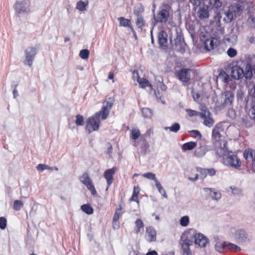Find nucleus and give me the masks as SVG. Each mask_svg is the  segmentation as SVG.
Instances as JSON below:
<instances>
[{
  "label": "nucleus",
  "instance_id": "1",
  "mask_svg": "<svg viewBox=\"0 0 255 255\" xmlns=\"http://www.w3.org/2000/svg\"><path fill=\"white\" fill-rule=\"evenodd\" d=\"M114 99L109 98L103 103V107L101 111L89 118L87 121L86 130L88 133L97 130L100 127V119L104 120L109 115L110 111L114 104Z\"/></svg>",
  "mask_w": 255,
  "mask_h": 255
},
{
  "label": "nucleus",
  "instance_id": "2",
  "mask_svg": "<svg viewBox=\"0 0 255 255\" xmlns=\"http://www.w3.org/2000/svg\"><path fill=\"white\" fill-rule=\"evenodd\" d=\"M243 2L240 0H232L227 10L220 11L215 16V20L219 23L222 18L225 23H230L232 21L240 16L243 11Z\"/></svg>",
  "mask_w": 255,
  "mask_h": 255
},
{
  "label": "nucleus",
  "instance_id": "3",
  "mask_svg": "<svg viewBox=\"0 0 255 255\" xmlns=\"http://www.w3.org/2000/svg\"><path fill=\"white\" fill-rule=\"evenodd\" d=\"M227 144V141H222L220 143V149L224 156L225 164L235 169H240L242 165L241 161L236 155L230 154L231 151L228 150Z\"/></svg>",
  "mask_w": 255,
  "mask_h": 255
},
{
  "label": "nucleus",
  "instance_id": "4",
  "mask_svg": "<svg viewBox=\"0 0 255 255\" xmlns=\"http://www.w3.org/2000/svg\"><path fill=\"white\" fill-rule=\"evenodd\" d=\"M231 75L236 80L240 79L244 77L247 79H251L252 77V67L250 63H247L244 70L239 65H234L231 68Z\"/></svg>",
  "mask_w": 255,
  "mask_h": 255
},
{
  "label": "nucleus",
  "instance_id": "5",
  "mask_svg": "<svg viewBox=\"0 0 255 255\" xmlns=\"http://www.w3.org/2000/svg\"><path fill=\"white\" fill-rule=\"evenodd\" d=\"M193 231H187L184 232L181 236L180 245L182 249V255H192L191 251L189 248L193 245V234H191Z\"/></svg>",
  "mask_w": 255,
  "mask_h": 255
},
{
  "label": "nucleus",
  "instance_id": "6",
  "mask_svg": "<svg viewBox=\"0 0 255 255\" xmlns=\"http://www.w3.org/2000/svg\"><path fill=\"white\" fill-rule=\"evenodd\" d=\"M170 9L171 7L168 4L163 3L157 15L154 16L155 21L160 23L166 22L169 17Z\"/></svg>",
  "mask_w": 255,
  "mask_h": 255
},
{
  "label": "nucleus",
  "instance_id": "7",
  "mask_svg": "<svg viewBox=\"0 0 255 255\" xmlns=\"http://www.w3.org/2000/svg\"><path fill=\"white\" fill-rule=\"evenodd\" d=\"M37 53L36 49L33 47H27L24 51L25 58L23 61L25 65L31 66Z\"/></svg>",
  "mask_w": 255,
  "mask_h": 255
},
{
  "label": "nucleus",
  "instance_id": "8",
  "mask_svg": "<svg viewBox=\"0 0 255 255\" xmlns=\"http://www.w3.org/2000/svg\"><path fill=\"white\" fill-rule=\"evenodd\" d=\"M222 130V126L220 124H218L214 127L212 131V136L215 140L214 143L217 147L220 148V143L222 141H226L222 138V136L220 132Z\"/></svg>",
  "mask_w": 255,
  "mask_h": 255
},
{
  "label": "nucleus",
  "instance_id": "9",
  "mask_svg": "<svg viewBox=\"0 0 255 255\" xmlns=\"http://www.w3.org/2000/svg\"><path fill=\"white\" fill-rule=\"evenodd\" d=\"M209 6L205 4L201 5L197 8L196 14L197 17L201 20L207 19L209 16Z\"/></svg>",
  "mask_w": 255,
  "mask_h": 255
},
{
  "label": "nucleus",
  "instance_id": "10",
  "mask_svg": "<svg viewBox=\"0 0 255 255\" xmlns=\"http://www.w3.org/2000/svg\"><path fill=\"white\" fill-rule=\"evenodd\" d=\"M198 115L204 120V125L208 127H211L214 123L212 118V114L209 111H204L202 113H199Z\"/></svg>",
  "mask_w": 255,
  "mask_h": 255
},
{
  "label": "nucleus",
  "instance_id": "11",
  "mask_svg": "<svg viewBox=\"0 0 255 255\" xmlns=\"http://www.w3.org/2000/svg\"><path fill=\"white\" fill-rule=\"evenodd\" d=\"M30 3L28 1L17 2L15 4V9L19 13H28L30 12Z\"/></svg>",
  "mask_w": 255,
  "mask_h": 255
},
{
  "label": "nucleus",
  "instance_id": "12",
  "mask_svg": "<svg viewBox=\"0 0 255 255\" xmlns=\"http://www.w3.org/2000/svg\"><path fill=\"white\" fill-rule=\"evenodd\" d=\"M189 231H193L191 232V234H194L193 239L195 238V243L198 245L200 247H205L206 244L208 243V240L203 234L199 233L197 235H195L194 231L193 230H190Z\"/></svg>",
  "mask_w": 255,
  "mask_h": 255
},
{
  "label": "nucleus",
  "instance_id": "13",
  "mask_svg": "<svg viewBox=\"0 0 255 255\" xmlns=\"http://www.w3.org/2000/svg\"><path fill=\"white\" fill-rule=\"evenodd\" d=\"M190 69L182 68L177 73V77L183 83L188 82L191 78Z\"/></svg>",
  "mask_w": 255,
  "mask_h": 255
},
{
  "label": "nucleus",
  "instance_id": "14",
  "mask_svg": "<svg viewBox=\"0 0 255 255\" xmlns=\"http://www.w3.org/2000/svg\"><path fill=\"white\" fill-rule=\"evenodd\" d=\"M246 108L249 109V116L255 122V98L251 102L248 100L246 104Z\"/></svg>",
  "mask_w": 255,
  "mask_h": 255
},
{
  "label": "nucleus",
  "instance_id": "15",
  "mask_svg": "<svg viewBox=\"0 0 255 255\" xmlns=\"http://www.w3.org/2000/svg\"><path fill=\"white\" fill-rule=\"evenodd\" d=\"M116 170V167H113L111 169H109L105 171L104 176L107 182V188L108 189L113 181V175L115 174Z\"/></svg>",
  "mask_w": 255,
  "mask_h": 255
},
{
  "label": "nucleus",
  "instance_id": "16",
  "mask_svg": "<svg viewBox=\"0 0 255 255\" xmlns=\"http://www.w3.org/2000/svg\"><path fill=\"white\" fill-rule=\"evenodd\" d=\"M235 239L238 243H243L246 242L248 239L247 232L243 229L237 230L236 232Z\"/></svg>",
  "mask_w": 255,
  "mask_h": 255
},
{
  "label": "nucleus",
  "instance_id": "17",
  "mask_svg": "<svg viewBox=\"0 0 255 255\" xmlns=\"http://www.w3.org/2000/svg\"><path fill=\"white\" fill-rule=\"evenodd\" d=\"M243 156L247 162H254L255 161V150L248 148L244 150Z\"/></svg>",
  "mask_w": 255,
  "mask_h": 255
},
{
  "label": "nucleus",
  "instance_id": "18",
  "mask_svg": "<svg viewBox=\"0 0 255 255\" xmlns=\"http://www.w3.org/2000/svg\"><path fill=\"white\" fill-rule=\"evenodd\" d=\"M147 240L149 242H154L156 239V232L151 226L146 228V230Z\"/></svg>",
  "mask_w": 255,
  "mask_h": 255
},
{
  "label": "nucleus",
  "instance_id": "19",
  "mask_svg": "<svg viewBox=\"0 0 255 255\" xmlns=\"http://www.w3.org/2000/svg\"><path fill=\"white\" fill-rule=\"evenodd\" d=\"M158 43L160 46L166 47L168 46L167 34L163 30L160 31L158 35Z\"/></svg>",
  "mask_w": 255,
  "mask_h": 255
},
{
  "label": "nucleus",
  "instance_id": "20",
  "mask_svg": "<svg viewBox=\"0 0 255 255\" xmlns=\"http://www.w3.org/2000/svg\"><path fill=\"white\" fill-rule=\"evenodd\" d=\"M210 150L209 146L203 145L197 148L194 151V155L197 157L201 158L203 157L206 152Z\"/></svg>",
  "mask_w": 255,
  "mask_h": 255
},
{
  "label": "nucleus",
  "instance_id": "21",
  "mask_svg": "<svg viewBox=\"0 0 255 255\" xmlns=\"http://www.w3.org/2000/svg\"><path fill=\"white\" fill-rule=\"evenodd\" d=\"M181 39V36H176V39H174L175 44L176 45L175 48L178 51L181 53H183L185 51V44L184 43V42H182Z\"/></svg>",
  "mask_w": 255,
  "mask_h": 255
},
{
  "label": "nucleus",
  "instance_id": "22",
  "mask_svg": "<svg viewBox=\"0 0 255 255\" xmlns=\"http://www.w3.org/2000/svg\"><path fill=\"white\" fill-rule=\"evenodd\" d=\"M118 20L120 22V24L121 26L126 27L128 26L131 29L132 32L133 33L134 36L136 38V33L133 28V27L130 25V21L129 19H126L124 17H121L118 18Z\"/></svg>",
  "mask_w": 255,
  "mask_h": 255
},
{
  "label": "nucleus",
  "instance_id": "23",
  "mask_svg": "<svg viewBox=\"0 0 255 255\" xmlns=\"http://www.w3.org/2000/svg\"><path fill=\"white\" fill-rule=\"evenodd\" d=\"M218 40L215 38H211L207 39L205 41V48L210 51L214 48V46L217 45Z\"/></svg>",
  "mask_w": 255,
  "mask_h": 255
},
{
  "label": "nucleus",
  "instance_id": "24",
  "mask_svg": "<svg viewBox=\"0 0 255 255\" xmlns=\"http://www.w3.org/2000/svg\"><path fill=\"white\" fill-rule=\"evenodd\" d=\"M224 105L226 106L231 105L234 100V95L233 92L231 91H226L224 93Z\"/></svg>",
  "mask_w": 255,
  "mask_h": 255
},
{
  "label": "nucleus",
  "instance_id": "25",
  "mask_svg": "<svg viewBox=\"0 0 255 255\" xmlns=\"http://www.w3.org/2000/svg\"><path fill=\"white\" fill-rule=\"evenodd\" d=\"M135 73L136 74L138 77L137 79V82L141 88H145L147 86H150V84L147 80L144 78H140L138 76V73L137 71H134L133 74H134Z\"/></svg>",
  "mask_w": 255,
  "mask_h": 255
},
{
  "label": "nucleus",
  "instance_id": "26",
  "mask_svg": "<svg viewBox=\"0 0 255 255\" xmlns=\"http://www.w3.org/2000/svg\"><path fill=\"white\" fill-rule=\"evenodd\" d=\"M134 13L136 15L137 18L136 21V26L138 28L142 29V27L144 25V20L143 17L139 14V12L137 10H134Z\"/></svg>",
  "mask_w": 255,
  "mask_h": 255
},
{
  "label": "nucleus",
  "instance_id": "27",
  "mask_svg": "<svg viewBox=\"0 0 255 255\" xmlns=\"http://www.w3.org/2000/svg\"><path fill=\"white\" fill-rule=\"evenodd\" d=\"M196 146V143L193 141H190L184 143L182 145V149L184 151L190 150L194 149Z\"/></svg>",
  "mask_w": 255,
  "mask_h": 255
},
{
  "label": "nucleus",
  "instance_id": "28",
  "mask_svg": "<svg viewBox=\"0 0 255 255\" xmlns=\"http://www.w3.org/2000/svg\"><path fill=\"white\" fill-rule=\"evenodd\" d=\"M156 187L157 188L159 193L161 194L164 198H167V195L166 194V191L164 188L161 185L160 182L158 180L156 182H155Z\"/></svg>",
  "mask_w": 255,
  "mask_h": 255
},
{
  "label": "nucleus",
  "instance_id": "29",
  "mask_svg": "<svg viewBox=\"0 0 255 255\" xmlns=\"http://www.w3.org/2000/svg\"><path fill=\"white\" fill-rule=\"evenodd\" d=\"M228 243L219 242L215 244V249L219 252H222L227 248Z\"/></svg>",
  "mask_w": 255,
  "mask_h": 255
},
{
  "label": "nucleus",
  "instance_id": "30",
  "mask_svg": "<svg viewBox=\"0 0 255 255\" xmlns=\"http://www.w3.org/2000/svg\"><path fill=\"white\" fill-rule=\"evenodd\" d=\"M248 21L251 27H255V5L253 7Z\"/></svg>",
  "mask_w": 255,
  "mask_h": 255
},
{
  "label": "nucleus",
  "instance_id": "31",
  "mask_svg": "<svg viewBox=\"0 0 255 255\" xmlns=\"http://www.w3.org/2000/svg\"><path fill=\"white\" fill-rule=\"evenodd\" d=\"M80 181L84 185L90 183L92 181L91 179L89 176V174L87 172H85L80 177Z\"/></svg>",
  "mask_w": 255,
  "mask_h": 255
},
{
  "label": "nucleus",
  "instance_id": "32",
  "mask_svg": "<svg viewBox=\"0 0 255 255\" xmlns=\"http://www.w3.org/2000/svg\"><path fill=\"white\" fill-rule=\"evenodd\" d=\"M209 3L212 8H218L222 6L221 0H209Z\"/></svg>",
  "mask_w": 255,
  "mask_h": 255
},
{
  "label": "nucleus",
  "instance_id": "33",
  "mask_svg": "<svg viewBox=\"0 0 255 255\" xmlns=\"http://www.w3.org/2000/svg\"><path fill=\"white\" fill-rule=\"evenodd\" d=\"M81 210L85 213L90 215L93 213V209L89 204H84L81 206Z\"/></svg>",
  "mask_w": 255,
  "mask_h": 255
},
{
  "label": "nucleus",
  "instance_id": "34",
  "mask_svg": "<svg viewBox=\"0 0 255 255\" xmlns=\"http://www.w3.org/2000/svg\"><path fill=\"white\" fill-rule=\"evenodd\" d=\"M140 135V133L139 130L137 128H133L131 130L130 136L131 137L134 139L136 140L137 139Z\"/></svg>",
  "mask_w": 255,
  "mask_h": 255
},
{
  "label": "nucleus",
  "instance_id": "35",
  "mask_svg": "<svg viewBox=\"0 0 255 255\" xmlns=\"http://www.w3.org/2000/svg\"><path fill=\"white\" fill-rule=\"evenodd\" d=\"M88 4V1H87L86 2L82 1H79L77 3V6L76 8L78 10L80 11H84L86 9L87 5Z\"/></svg>",
  "mask_w": 255,
  "mask_h": 255
},
{
  "label": "nucleus",
  "instance_id": "36",
  "mask_svg": "<svg viewBox=\"0 0 255 255\" xmlns=\"http://www.w3.org/2000/svg\"><path fill=\"white\" fill-rule=\"evenodd\" d=\"M210 197L214 200L218 201L221 198V193L214 189Z\"/></svg>",
  "mask_w": 255,
  "mask_h": 255
},
{
  "label": "nucleus",
  "instance_id": "37",
  "mask_svg": "<svg viewBox=\"0 0 255 255\" xmlns=\"http://www.w3.org/2000/svg\"><path fill=\"white\" fill-rule=\"evenodd\" d=\"M142 175L145 178L153 180L154 182H156L157 181H158L156 177L155 174L152 172L145 173Z\"/></svg>",
  "mask_w": 255,
  "mask_h": 255
},
{
  "label": "nucleus",
  "instance_id": "38",
  "mask_svg": "<svg viewBox=\"0 0 255 255\" xmlns=\"http://www.w3.org/2000/svg\"><path fill=\"white\" fill-rule=\"evenodd\" d=\"M229 189L231 190L232 193L234 195H240L242 193V190L239 187L232 186L229 187Z\"/></svg>",
  "mask_w": 255,
  "mask_h": 255
},
{
  "label": "nucleus",
  "instance_id": "39",
  "mask_svg": "<svg viewBox=\"0 0 255 255\" xmlns=\"http://www.w3.org/2000/svg\"><path fill=\"white\" fill-rule=\"evenodd\" d=\"M180 126L179 124L177 123H175L174 125H173L171 127H165L164 129L165 130H167L169 129L170 131L176 132H177L179 129H180Z\"/></svg>",
  "mask_w": 255,
  "mask_h": 255
},
{
  "label": "nucleus",
  "instance_id": "40",
  "mask_svg": "<svg viewBox=\"0 0 255 255\" xmlns=\"http://www.w3.org/2000/svg\"><path fill=\"white\" fill-rule=\"evenodd\" d=\"M23 206V203L21 201L17 200L14 201L13 208L15 211H19Z\"/></svg>",
  "mask_w": 255,
  "mask_h": 255
},
{
  "label": "nucleus",
  "instance_id": "41",
  "mask_svg": "<svg viewBox=\"0 0 255 255\" xmlns=\"http://www.w3.org/2000/svg\"><path fill=\"white\" fill-rule=\"evenodd\" d=\"M89 51L85 49L80 51L79 56L83 59H87L89 57Z\"/></svg>",
  "mask_w": 255,
  "mask_h": 255
},
{
  "label": "nucleus",
  "instance_id": "42",
  "mask_svg": "<svg viewBox=\"0 0 255 255\" xmlns=\"http://www.w3.org/2000/svg\"><path fill=\"white\" fill-rule=\"evenodd\" d=\"M142 114L145 118H149L152 116V112L150 109L143 108L142 109Z\"/></svg>",
  "mask_w": 255,
  "mask_h": 255
},
{
  "label": "nucleus",
  "instance_id": "43",
  "mask_svg": "<svg viewBox=\"0 0 255 255\" xmlns=\"http://www.w3.org/2000/svg\"><path fill=\"white\" fill-rule=\"evenodd\" d=\"M196 169L197 171L200 173L201 178L203 179L206 177L207 175V169L197 167Z\"/></svg>",
  "mask_w": 255,
  "mask_h": 255
},
{
  "label": "nucleus",
  "instance_id": "44",
  "mask_svg": "<svg viewBox=\"0 0 255 255\" xmlns=\"http://www.w3.org/2000/svg\"><path fill=\"white\" fill-rule=\"evenodd\" d=\"M193 6V9L196 10L201 3L203 0H188Z\"/></svg>",
  "mask_w": 255,
  "mask_h": 255
},
{
  "label": "nucleus",
  "instance_id": "45",
  "mask_svg": "<svg viewBox=\"0 0 255 255\" xmlns=\"http://www.w3.org/2000/svg\"><path fill=\"white\" fill-rule=\"evenodd\" d=\"M85 185H86L87 188L91 191L92 195H94L96 194L97 191L94 185H93L92 181H91L90 183L85 184Z\"/></svg>",
  "mask_w": 255,
  "mask_h": 255
},
{
  "label": "nucleus",
  "instance_id": "46",
  "mask_svg": "<svg viewBox=\"0 0 255 255\" xmlns=\"http://www.w3.org/2000/svg\"><path fill=\"white\" fill-rule=\"evenodd\" d=\"M85 185H86L87 188L91 191L92 195H94L96 194L97 191L94 185H93L92 181H91L90 183L85 184Z\"/></svg>",
  "mask_w": 255,
  "mask_h": 255
},
{
  "label": "nucleus",
  "instance_id": "47",
  "mask_svg": "<svg viewBox=\"0 0 255 255\" xmlns=\"http://www.w3.org/2000/svg\"><path fill=\"white\" fill-rule=\"evenodd\" d=\"M227 248L234 250L235 251H238L241 250L240 247L239 246L230 243H228L227 244Z\"/></svg>",
  "mask_w": 255,
  "mask_h": 255
},
{
  "label": "nucleus",
  "instance_id": "48",
  "mask_svg": "<svg viewBox=\"0 0 255 255\" xmlns=\"http://www.w3.org/2000/svg\"><path fill=\"white\" fill-rule=\"evenodd\" d=\"M75 123L78 126H83L84 125V118L83 116L80 115H77Z\"/></svg>",
  "mask_w": 255,
  "mask_h": 255
},
{
  "label": "nucleus",
  "instance_id": "49",
  "mask_svg": "<svg viewBox=\"0 0 255 255\" xmlns=\"http://www.w3.org/2000/svg\"><path fill=\"white\" fill-rule=\"evenodd\" d=\"M227 54L230 57H234L237 54V50L233 48H230L227 50Z\"/></svg>",
  "mask_w": 255,
  "mask_h": 255
},
{
  "label": "nucleus",
  "instance_id": "50",
  "mask_svg": "<svg viewBox=\"0 0 255 255\" xmlns=\"http://www.w3.org/2000/svg\"><path fill=\"white\" fill-rule=\"evenodd\" d=\"M36 169L38 171H43L45 169H50V167L49 166H48L47 165H45V164H39L36 166Z\"/></svg>",
  "mask_w": 255,
  "mask_h": 255
},
{
  "label": "nucleus",
  "instance_id": "51",
  "mask_svg": "<svg viewBox=\"0 0 255 255\" xmlns=\"http://www.w3.org/2000/svg\"><path fill=\"white\" fill-rule=\"evenodd\" d=\"M191 133L193 134V136L197 138L198 139H201L202 135L200 132L197 130H192L190 131Z\"/></svg>",
  "mask_w": 255,
  "mask_h": 255
},
{
  "label": "nucleus",
  "instance_id": "52",
  "mask_svg": "<svg viewBox=\"0 0 255 255\" xmlns=\"http://www.w3.org/2000/svg\"><path fill=\"white\" fill-rule=\"evenodd\" d=\"M121 208H120L119 209H117L115 212V214L114 215V217L113 218V222H117L118 221L119 219V216L120 214V210Z\"/></svg>",
  "mask_w": 255,
  "mask_h": 255
},
{
  "label": "nucleus",
  "instance_id": "53",
  "mask_svg": "<svg viewBox=\"0 0 255 255\" xmlns=\"http://www.w3.org/2000/svg\"><path fill=\"white\" fill-rule=\"evenodd\" d=\"M192 96L195 101H198L200 97V95L198 93L195 92L193 91H192Z\"/></svg>",
  "mask_w": 255,
  "mask_h": 255
},
{
  "label": "nucleus",
  "instance_id": "54",
  "mask_svg": "<svg viewBox=\"0 0 255 255\" xmlns=\"http://www.w3.org/2000/svg\"><path fill=\"white\" fill-rule=\"evenodd\" d=\"M189 219L188 216L182 217L180 220V223H189Z\"/></svg>",
  "mask_w": 255,
  "mask_h": 255
},
{
  "label": "nucleus",
  "instance_id": "55",
  "mask_svg": "<svg viewBox=\"0 0 255 255\" xmlns=\"http://www.w3.org/2000/svg\"><path fill=\"white\" fill-rule=\"evenodd\" d=\"M186 112L190 117L196 116L198 113L196 111L190 109H187Z\"/></svg>",
  "mask_w": 255,
  "mask_h": 255
},
{
  "label": "nucleus",
  "instance_id": "56",
  "mask_svg": "<svg viewBox=\"0 0 255 255\" xmlns=\"http://www.w3.org/2000/svg\"><path fill=\"white\" fill-rule=\"evenodd\" d=\"M244 95V93L242 90H239L237 91V97L238 100H242Z\"/></svg>",
  "mask_w": 255,
  "mask_h": 255
},
{
  "label": "nucleus",
  "instance_id": "57",
  "mask_svg": "<svg viewBox=\"0 0 255 255\" xmlns=\"http://www.w3.org/2000/svg\"><path fill=\"white\" fill-rule=\"evenodd\" d=\"M107 152H108V154H109V155L110 156H111L112 153V149H113V147H112V146L111 144L108 143L107 144Z\"/></svg>",
  "mask_w": 255,
  "mask_h": 255
},
{
  "label": "nucleus",
  "instance_id": "58",
  "mask_svg": "<svg viewBox=\"0 0 255 255\" xmlns=\"http://www.w3.org/2000/svg\"><path fill=\"white\" fill-rule=\"evenodd\" d=\"M214 188H204L203 190L205 192L208 194L209 196L211 195L212 192L214 190Z\"/></svg>",
  "mask_w": 255,
  "mask_h": 255
},
{
  "label": "nucleus",
  "instance_id": "59",
  "mask_svg": "<svg viewBox=\"0 0 255 255\" xmlns=\"http://www.w3.org/2000/svg\"><path fill=\"white\" fill-rule=\"evenodd\" d=\"M207 174L210 176H213L215 175L216 171L214 168L207 169Z\"/></svg>",
  "mask_w": 255,
  "mask_h": 255
},
{
  "label": "nucleus",
  "instance_id": "60",
  "mask_svg": "<svg viewBox=\"0 0 255 255\" xmlns=\"http://www.w3.org/2000/svg\"><path fill=\"white\" fill-rule=\"evenodd\" d=\"M195 177H189L188 178V179L192 181V182H194V181H196V180H197L199 178V175L197 173H196L195 174Z\"/></svg>",
  "mask_w": 255,
  "mask_h": 255
},
{
  "label": "nucleus",
  "instance_id": "61",
  "mask_svg": "<svg viewBox=\"0 0 255 255\" xmlns=\"http://www.w3.org/2000/svg\"><path fill=\"white\" fill-rule=\"evenodd\" d=\"M130 200L138 202V195L137 194H132Z\"/></svg>",
  "mask_w": 255,
  "mask_h": 255
},
{
  "label": "nucleus",
  "instance_id": "62",
  "mask_svg": "<svg viewBox=\"0 0 255 255\" xmlns=\"http://www.w3.org/2000/svg\"><path fill=\"white\" fill-rule=\"evenodd\" d=\"M143 224H137L136 226V228L135 229V230L136 231V233L137 234L141 228H143Z\"/></svg>",
  "mask_w": 255,
  "mask_h": 255
},
{
  "label": "nucleus",
  "instance_id": "63",
  "mask_svg": "<svg viewBox=\"0 0 255 255\" xmlns=\"http://www.w3.org/2000/svg\"><path fill=\"white\" fill-rule=\"evenodd\" d=\"M146 255H157V253L155 251H152L147 252Z\"/></svg>",
  "mask_w": 255,
  "mask_h": 255
},
{
  "label": "nucleus",
  "instance_id": "64",
  "mask_svg": "<svg viewBox=\"0 0 255 255\" xmlns=\"http://www.w3.org/2000/svg\"><path fill=\"white\" fill-rule=\"evenodd\" d=\"M249 41L251 43H255V37L254 36H251L249 38Z\"/></svg>",
  "mask_w": 255,
  "mask_h": 255
}]
</instances>
